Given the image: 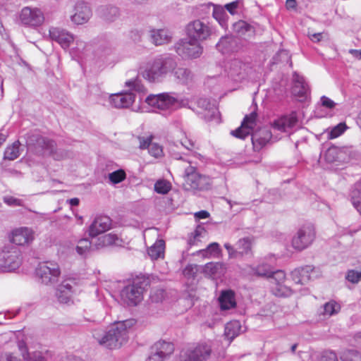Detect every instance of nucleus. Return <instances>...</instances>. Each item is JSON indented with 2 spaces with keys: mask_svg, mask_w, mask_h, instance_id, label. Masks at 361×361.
<instances>
[{
  "mask_svg": "<svg viewBox=\"0 0 361 361\" xmlns=\"http://www.w3.org/2000/svg\"><path fill=\"white\" fill-rule=\"evenodd\" d=\"M0 361H22L13 353L4 352L0 355Z\"/></svg>",
  "mask_w": 361,
  "mask_h": 361,
  "instance_id": "57",
  "label": "nucleus"
},
{
  "mask_svg": "<svg viewBox=\"0 0 361 361\" xmlns=\"http://www.w3.org/2000/svg\"><path fill=\"white\" fill-rule=\"evenodd\" d=\"M148 283L147 279L143 276L134 279L121 290L120 297L123 302L130 306L137 305L142 300L143 293Z\"/></svg>",
  "mask_w": 361,
  "mask_h": 361,
  "instance_id": "3",
  "label": "nucleus"
},
{
  "mask_svg": "<svg viewBox=\"0 0 361 361\" xmlns=\"http://www.w3.org/2000/svg\"><path fill=\"white\" fill-rule=\"evenodd\" d=\"M75 286V282L74 280L71 279H68L61 282V283L59 286L57 290H59V291L66 292L68 294H71L73 295L74 293V287Z\"/></svg>",
  "mask_w": 361,
  "mask_h": 361,
  "instance_id": "44",
  "label": "nucleus"
},
{
  "mask_svg": "<svg viewBox=\"0 0 361 361\" xmlns=\"http://www.w3.org/2000/svg\"><path fill=\"white\" fill-rule=\"evenodd\" d=\"M19 20L23 25L29 27H37L44 21L43 12L37 7L25 6L22 8Z\"/></svg>",
  "mask_w": 361,
  "mask_h": 361,
  "instance_id": "13",
  "label": "nucleus"
},
{
  "mask_svg": "<svg viewBox=\"0 0 361 361\" xmlns=\"http://www.w3.org/2000/svg\"><path fill=\"white\" fill-rule=\"evenodd\" d=\"M341 359L342 361H361V354L354 350H348L344 351Z\"/></svg>",
  "mask_w": 361,
  "mask_h": 361,
  "instance_id": "45",
  "label": "nucleus"
},
{
  "mask_svg": "<svg viewBox=\"0 0 361 361\" xmlns=\"http://www.w3.org/2000/svg\"><path fill=\"white\" fill-rule=\"evenodd\" d=\"M212 32L210 26L200 20L190 22L186 27L188 37L197 42L207 39Z\"/></svg>",
  "mask_w": 361,
  "mask_h": 361,
  "instance_id": "12",
  "label": "nucleus"
},
{
  "mask_svg": "<svg viewBox=\"0 0 361 361\" xmlns=\"http://www.w3.org/2000/svg\"><path fill=\"white\" fill-rule=\"evenodd\" d=\"M170 73H172L175 79L182 84H187L191 81L192 78L191 71L183 67L177 68L176 66V69Z\"/></svg>",
  "mask_w": 361,
  "mask_h": 361,
  "instance_id": "34",
  "label": "nucleus"
},
{
  "mask_svg": "<svg viewBox=\"0 0 361 361\" xmlns=\"http://www.w3.org/2000/svg\"><path fill=\"white\" fill-rule=\"evenodd\" d=\"M126 178V172L123 169L115 171L109 174V179L113 184L122 182Z\"/></svg>",
  "mask_w": 361,
  "mask_h": 361,
  "instance_id": "48",
  "label": "nucleus"
},
{
  "mask_svg": "<svg viewBox=\"0 0 361 361\" xmlns=\"http://www.w3.org/2000/svg\"><path fill=\"white\" fill-rule=\"evenodd\" d=\"M272 137V133L268 128H262L252 134V142L255 150L259 151Z\"/></svg>",
  "mask_w": 361,
  "mask_h": 361,
  "instance_id": "25",
  "label": "nucleus"
},
{
  "mask_svg": "<svg viewBox=\"0 0 361 361\" xmlns=\"http://www.w3.org/2000/svg\"><path fill=\"white\" fill-rule=\"evenodd\" d=\"M197 105L200 108L204 109L208 111V114L205 115V116L209 117V120H212L216 118V116L219 114L218 109L214 106L212 105L210 102L207 99L201 98L197 101Z\"/></svg>",
  "mask_w": 361,
  "mask_h": 361,
  "instance_id": "36",
  "label": "nucleus"
},
{
  "mask_svg": "<svg viewBox=\"0 0 361 361\" xmlns=\"http://www.w3.org/2000/svg\"><path fill=\"white\" fill-rule=\"evenodd\" d=\"M174 351L173 344L164 341H159L152 348L151 355L147 361H164Z\"/></svg>",
  "mask_w": 361,
  "mask_h": 361,
  "instance_id": "15",
  "label": "nucleus"
},
{
  "mask_svg": "<svg viewBox=\"0 0 361 361\" xmlns=\"http://www.w3.org/2000/svg\"><path fill=\"white\" fill-rule=\"evenodd\" d=\"M122 240L114 233H109L98 238L94 243L95 249L98 250L104 247L121 245Z\"/></svg>",
  "mask_w": 361,
  "mask_h": 361,
  "instance_id": "27",
  "label": "nucleus"
},
{
  "mask_svg": "<svg viewBox=\"0 0 361 361\" xmlns=\"http://www.w3.org/2000/svg\"><path fill=\"white\" fill-rule=\"evenodd\" d=\"M148 152L151 156L155 158L161 157L164 154L162 147L159 144L153 142L151 143L148 148Z\"/></svg>",
  "mask_w": 361,
  "mask_h": 361,
  "instance_id": "52",
  "label": "nucleus"
},
{
  "mask_svg": "<svg viewBox=\"0 0 361 361\" xmlns=\"http://www.w3.org/2000/svg\"><path fill=\"white\" fill-rule=\"evenodd\" d=\"M221 269V264L218 262H209L204 266L203 271L207 276L215 277L217 274H220Z\"/></svg>",
  "mask_w": 361,
  "mask_h": 361,
  "instance_id": "41",
  "label": "nucleus"
},
{
  "mask_svg": "<svg viewBox=\"0 0 361 361\" xmlns=\"http://www.w3.org/2000/svg\"><path fill=\"white\" fill-rule=\"evenodd\" d=\"M341 309L340 305L334 301H330L326 302L324 305L323 314L327 316H332L339 312Z\"/></svg>",
  "mask_w": 361,
  "mask_h": 361,
  "instance_id": "46",
  "label": "nucleus"
},
{
  "mask_svg": "<svg viewBox=\"0 0 361 361\" xmlns=\"http://www.w3.org/2000/svg\"><path fill=\"white\" fill-rule=\"evenodd\" d=\"M135 100V95L131 92L118 93L110 97V103L116 108H128Z\"/></svg>",
  "mask_w": 361,
  "mask_h": 361,
  "instance_id": "26",
  "label": "nucleus"
},
{
  "mask_svg": "<svg viewBox=\"0 0 361 361\" xmlns=\"http://www.w3.org/2000/svg\"><path fill=\"white\" fill-rule=\"evenodd\" d=\"M111 219L107 216H97L90 225L87 233L91 238H94L111 228Z\"/></svg>",
  "mask_w": 361,
  "mask_h": 361,
  "instance_id": "17",
  "label": "nucleus"
},
{
  "mask_svg": "<svg viewBox=\"0 0 361 361\" xmlns=\"http://www.w3.org/2000/svg\"><path fill=\"white\" fill-rule=\"evenodd\" d=\"M346 129V126L345 123H339L336 126H335L329 133V138L334 139L340 136L342 133H344Z\"/></svg>",
  "mask_w": 361,
  "mask_h": 361,
  "instance_id": "55",
  "label": "nucleus"
},
{
  "mask_svg": "<svg viewBox=\"0 0 361 361\" xmlns=\"http://www.w3.org/2000/svg\"><path fill=\"white\" fill-rule=\"evenodd\" d=\"M171 188V183L165 180H157L154 184V190L159 194H166Z\"/></svg>",
  "mask_w": 361,
  "mask_h": 361,
  "instance_id": "47",
  "label": "nucleus"
},
{
  "mask_svg": "<svg viewBox=\"0 0 361 361\" xmlns=\"http://www.w3.org/2000/svg\"><path fill=\"white\" fill-rule=\"evenodd\" d=\"M226 9L231 15H235L240 13L243 8V3L240 0H236L231 3L226 4L224 6Z\"/></svg>",
  "mask_w": 361,
  "mask_h": 361,
  "instance_id": "49",
  "label": "nucleus"
},
{
  "mask_svg": "<svg viewBox=\"0 0 361 361\" xmlns=\"http://www.w3.org/2000/svg\"><path fill=\"white\" fill-rule=\"evenodd\" d=\"M97 13L100 18L109 22L116 20L120 15L119 9L115 6L104 5L97 8Z\"/></svg>",
  "mask_w": 361,
  "mask_h": 361,
  "instance_id": "28",
  "label": "nucleus"
},
{
  "mask_svg": "<svg viewBox=\"0 0 361 361\" xmlns=\"http://www.w3.org/2000/svg\"><path fill=\"white\" fill-rule=\"evenodd\" d=\"M240 331V325L238 321H233L227 323L225 326V336L226 337L232 341L235 336H237Z\"/></svg>",
  "mask_w": 361,
  "mask_h": 361,
  "instance_id": "38",
  "label": "nucleus"
},
{
  "mask_svg": "<svg viewBox=\"0 0 361 361\" xmlns=\"http://www.w3.org/2000/svg\"><path fill=\"white\" fill-rule=\"evenodd\" d=\"M345 279L353 283H357L361 281V271L353 269L349 270L347 272Z\"/></svg>",
  "mask_w": 361,
  "mask_h": 361,
  "instance_id": "54",
  "label": "nucleus"
},
{
  "mask_svg": "<svg viewBox=\"0 0 361 361\" xmlns=\"http://www.w3.org/2000/svg\"><path fill=\"white\" fill-rule=\"evenodd\" d=\"M316 232L313 225L308 224L298 228L292 238V247L302 251L312 245L315 239Z\"/></svg>",
  "mask_w": 361,
  "mask_h": 361,
  "instance_id": "7",
  "label": "nucleus"
},
{
  "mask_svg": "<svg viewBox=\"0 0 361 361\" xmlns=\"http://www.w3.org/2000/svg\"><path fill=\"white\" fill-rule=\"evenodd\" d=\"M20 142L16 141L12 145L6 147L4 152V159L14 160L20 156Z\"/></svg>",
  "mask_w": 361,
  "mask_h": 361,
  "instance_id": "40",
  "label": "nucleus"
},
{
  "mask_svg": "<svg viewBox=\"0 0 361 361\" xmlns=\"http://www.w3.org/2000/svg\"><path fill=\"white\" fill-rule=\"evenodd\" d=\"M49 37L64 49H68L74 41L73 35L64 29L52 27L49 31Z\"/></svg>",
  "mask_w": 361,
  "mask_h": 361,
  "instance_id": "20",
  "label": "nucleus"
},
{
  "mask_svg": "<svg viewBox=\"0 0 361 361\" xmlns=\"http://www.w3.org/2000/svg\"><path fill=\"white\" fill-rule=\"evenodd\" d=\"M225 8L221 6H214L213 9L212 16L219 23L221 26H224L226 23V11Z\"/></svg>",
  "mask_w": 361,
  "mask_h": 361,
  "instance_id": "43",
  "label": "nucleus"
},
{
  "mask_svg": "<svg viewBox=\"0 0 361 361\" xmlns=\"http://www.w3.org/2000/svg\"><path fill=\"white\" fill-rule=\"evenodd\" d=\"M60 361H83L80 357L73 355H68L63 357Z\"/></svg>",
  "mask_w": 361,
  "mask_h": 361,
  "instance_id": "64",
  "label": "nucleus"
},
{
  "mask_svg": "<svg viewBox=\"0 0 361 361\" xmlns=\"http://www.w3.org/2000/svg\"><path fill=\"white\" fill-rule=\"evenodd\" d=\"M211 353L212 347L209 343H199L193 349L182 351L180 361H205Z\"/></svg>",
  "mask_w": 361,
  "mask_h": 361,
  "instance_id": "11",
  "label": "nucleus"
},
{
  "mask_svg": "<svg viewBox=\"0 0 361 361\" xmlns=\"http://www.w3.org/2000/svg\"><path fill=\"white\" fill-rule=\"evenodd\" d=\"M220 251L219 245L217 243H212L209 244L206 249L200 250V252L207 257L212 255H216L219 254Z\"/></svg>",
  "mask_w": 361,
  "mask_h": 361,
  "instance_id": "51",
  "label": "nucleus"
},
{
  "mask_svg": "<svg viewBox=\"0 0 361 361\" xmlns=\"http://www.w3.org/2000/svg\"><path fill=\"white\" fill-rule=\"evenodd\" d=\"M322 105L328 109H333L336 106V103L326 96H322L320 99Z\"/></svg>",
  "mask_w": 361,
  "mask_h": 361,
  "instance_id": "63",
  "label": "nucleus"
},
{
  "mask_svg": "<svg viewBox=\"0 0 361 361\" xmlns=\"http://www.w3.org/2000/svg\"><path fill=\"white\" fill-rule=\"evenodd\" d=\"M243 63L239 60H234L231 62V68L232 74L238 75L240 73V70L242 68Z\"/></svg>",
  "mask_w": 361,
  "mask_h": 361,
  "instance_id": "62",
  "label": "nucleus"
},
{
  "mask_svg": "<svg viewBox=\"0 0 361 361\" xmlns=\"http://www.w3.org/2000/svg\"><path fill=\"white\" fill-rule=\"evenodd\" d=\"M22 263L21 252L13 245L4 247L0 253V265L6 271H13L18 269Z\"/></svg>",
  "mask_w": 361,
  "mask_h": 361,
  "instance_id": "8",
  "label": "nucleus"
},
{
  "mask_svg": "<svg viewBox=\"0 0 361 361\" xmlns=\"http://www.w3.org/2000/svg\"><path fill=\"white\" fill-rule=\"evenodd\" d=\"M151 38L155 45H162L171 40V35L166 30H154L151 32Z\"/></svg>",
  "mask_w": 361,
  "mask_h": 361,
  "instance_id": "30",
  "label": "nucleus"
},
{
  "mask_svg": "<svg viewBox=\"0 0 361 361\" xmlns=\"http://www.w3.org/2000/svg\"><path fill=\"white\" fill-rule=\"evenodd\" d=\"M197 272V266L193 264H189L184 269L183 273L185 276L188 279L194 278Z\"/></svg>",
  "mask_w": 361,
  "mask_h": 361,
  "instance_id": "58",
  "label": "nucleus"
},
{
  "mask_svg": "<svg viewBox=\"0 0 361 361\" xmlns=\"http://www.w3.org/2000/svg\"><path fill=\"white\" fill-rule=\"evenodd\" d=\"M126 85L138 92H143L145 91V86L142 84L141 80L136 78L135 79L126 82Z\"/></svg>",
  "mask_w": 361,
  "mask_h": 361,
  "instance_id": "50",
  "label": "nucleus"
},
{
  "mask_svg": "<svg viewBox=\"0 0 361 361\" xmlns=\"http://www.w3.org/2000/svg\"><path fill=\"white\" fill-rule=\"evenodd\" d=\"M27 145L30 149H32L36 154L42 155H51L56 160H60L66 157L63 152H58L56 149L54 141L44 137L38 134H32L28 136Z\"/></svg>",
  "mask_w": 361,
  "mask_h": 361,
  "instance_id": "4",
  "label": "nucleus"
},
{
  "mask_svg": "<svg viewBox=\"0 0 361 361\" xmlns=\"http://www.w3.org/2000/svg\"><path fill=\"white\" fill-rule=\"evenodd\" d=\"M177 66L175 56L163 54L148 61L140 69L142 77L151 83L161 82L166 76Z\"/></svg>",
  "mask_w": 361,
  "mask_h": 361,
  "instance_id": "2",
  "label": "nucleus"
},
{
  "mask_svg": "<svg viewBox=\"0 0 361 361\" xmlns=\"http://www.w3.org/2000/svg\"><path fill=\"white\" fill-rule=\"evenodd\" d=\"M175 50L183 59H196L202 54L203 48L198 42L188 38L179 40Z\"/></svg>",
  "mask_w": 361,
  "mask_h": 361,
  "instance_id": "10",
  "label": "nucleus"
},
{
  "mask_svg": "<svg viewBox=\"0 0 361 361\" xmlns=\"http://www.w3.org/2000/svg\"><path fill=\"white\" fill-rule=\"evenodd\" d=\"M233 30L240 36H251L255 33L253 26L243 20L234 23Z\"/></svg>",
  "mask_w": 361,
  "mask_h": 361,
  "instance_id": "35",
  "label": "nucleus"
},
{
  "mask_svg": "<svg viewBox=\"0 0 361 361\" xmlns=\"http://www.w3.org/2000/svg\"><path fill=\"white\" fill-rule=\"evenodd\" d=\"M314 272V267L312 266L307 265L295 269L291 271L290 276L295 283L305 285L312 279Z\"/></svg>",
  "mask_w": 361,
  "mask_h": 361,
  "instance_id": "23",
  "label": "nucleus"
},
{
  "mask_svg": "<svg viewBox=\"0 0 361 361\" xmlns=\"http://www.w3.org/2000/svg\"><path fill=\"white\" fill-rule=\"evenodd\" d=\"M350 200L354 207L361 212V184L357 183L354 185L350 194Z\"/></svg>",
  "mask_w": 361,
  "mask_h": 361,
  "instance_id": "37",
  "label": "nucleus"
},
{
  "mask_svg": "<svg viewBox=\"0 0 361 361\" xmlns=\"http://www.w3.org/2000/svg\"><path fill=\"white\" fill-rule=\"evenodd\" d=\"M242 273L248 276H257L270 279L271 291L277 297L291 295V289L285 286L286 274L283 270L274 271L272 266L265 262H261L257 266L246 265L241 269Z\"/></svg>",
  "mask_w": 361,
  "mask_h": 361,
  "instance_id": "1",
  "label": "nucleus"
},
{
  "mask_svg": "<svg viewBox=\"0 0 361 361\" xmlns=\"http://www.w3.org/2000/svg\"><path fill=\"white\" fill-rule=\"evenodd\" d=\"M153 138L154 137L152 135L147 136H138L137 140L139 142V148L140 149H148L152 142Z\"/></svg>",
  "mask_w": 361,
  "mask_h": 361,
  "instance_id": "53",
  "label": "nucleus"
},
{
  "mask_svg": "<svg viewBox=\"0 0 361 361\" xmlns=\"http://www.w3.org/2000/svg\"><path fill=\"white\" fill-rule=\"evenodd\" d=\"M256 117L257 114L255 112L251 113L248 116H245L241 126L236 130H232L231 133V135L240 139H245L247 136L251 134Z\"/></svg>",
  "mask_w": 361,
  "mask_h": 361,
  "instance_id": "24",
  "label": "nucleus"
},
{
  "mask_svg": "<svg viewBox=\"0 0 361 361\" xmlns=\"http://www.w3.org/2000/svg\"><path fill=\"white\" fill-rule=\"evenodd\" d=\"M298 118L295 112L289 115L281 116L275 120L272 123V128L275 130L283 133H289L297 124Z\"/></svg>",
  "mask_w": 361,
  "mask_h": 361,
  "instance_id": "22",
  "label": "nucleus"
},
{
  "mask_svg": "<svg viewBox=\"0 0 361 361\" xmlns=\"http://www.w3.org/2000/svg\"><path fill=\"white\" fill-rule=\"evenodd\" d=\"M92 337L99 345L110 349L119 348L118 340L114 338L113 334L108 330H104L101 327H97L92 330Z\"/></svg>",
  "mask_w": 361,
  "mask_h": 361,
  "instance_id": "16",
  "label": "nucleus"
},
{
  "mask_svg": "<svg viewBox=\"0 0 361 361\" xmlns=\"http://www.w3.org/2000/svg\"><path fill=\"white\" fill-rule=\"evenodd\" d=\"M183 179V187L186 190H207L212 185L209 176L198 173L196 168L190 165L185 168Z\"/></svg>",
  "mask_w": 361,
  "mask_h": 361,
  "instance_id": "5",
  "label": "nucleus"
},
{
  "mask_svg": "<svg viewBox=\"0 0 361 361\" xmlns=\"http://www.w3.org/2000/svg\"><path fill=\"white\" fill-rule=\"evenodd\" d=\"M228 38L221 37L219 42L216 44V48L222 53H226V51H228Z\"/></svg>",
  "mask_w": 361,
  "mask_h": 361,
  "instance_id": "59",
  "label": "nucleus"
},
{
  "mask_svg": "<svg viewBox=\"0 0 361 361\" xmlns=\"http://www.w3.org/2000/svg\"><path fill=\"white\" fill-rule=\"evenodd\" d=\"M18 346L24 360H30V361H47L46 358L42 356L40 352H35L30 355L27 351L26 344L24 341H19Z\"/></svg>",
  "mask_w": 361,
  "mask_h": 361,
  "instance_id": "32",
  "label": "nucleus"
},
{
  "mask_svg": "<svg viewBox=\"0 0 361 361\" xmlns=\"http://www.w3.org/2000/svg\"><path fill=\"white\" fill-rule=\"evenodd\" d=\"M165 242L164 240H157L149 249L147 253L152 260L164 258Z\"/></svg>",
  "mask_w": 361,
  "mask_h": 361,
  "instance_id": "31",
  "label": "nucleus"
},
{
  "mask_svg": "<svg viewBox=\"0 0 361 361\" xmlns=\"http://www.w3.org/2000/svg\"><path fill=\"white\" fill-rule=\"evenodd\" d=\"M75 11L74 15L71 16V20L78 25L86 23L92 15L90 6L84 1L77 2L75 6Z\"/></svg>",
  "mask_w": 361,
  "mask_h": 361,
  "instance_id": "21",
  "label": "nucleus"
},
{
  "mask_svg": "<svg viewBox=\"0 0 361 361\" xmlns=\"http://www.w3.org/2000/svg\"><path fill=\"white\" fill-rule=\"evenodd\" d=\"M56 296L60 303L69 304L71 302L73 295L66 292L62 293L61 291H59V290H56Z\"/></svg>",
  "mask_w": 361,
  "mask_h": 361,
  "instance_id": "56",
  "label": "nucleus"
},
{
  "mask_svg": "<svg viewBox=\"0 0 361 361\" xmlns=\"http://www.w3.org/2000/svg\"><path fill=\"white\" fill-rule=\"evenodd\" d=\"M219 300L222 310H230L236 305L234 293L231 290L223 291Z\"/></svg>",
  "mask_w": 361,
  "mask_h": 361,
  "instance_id": "33",
  "label": "nucleus"
},
{
  "mask_svg": "<svg viewBox=\"0 0 361 361\" xmlns=\"http://www.w3.org/2000/svg\"><path fill=\"white\" fill-rule=\"evenodd\" d=\"M145 101L153 108L170 111L180 108L182 103L176 94L169 92L149 95Z\"/></svg>",
  "mask_w": 361,
  "mask_h": 361,
  "instance_id": "6",
  "label": "nucleus"
},
{
  "mask_svg": "<svg viewBox=\"0 0 361 361\" xmlns=\"http://www.w3.org/2000/svg\"><path fill=\"white\" fill-rule=\"evenodd\" d=\"M4 201L9 206H21L23 201L13 197H5Z\"/></svg>",
  "mask_w": 361,
  "mask_h": 361,
  "instance_id": "60",
  "label": "nucleus"
},
{
  "mask_svg": "<svg viewBox=\"0 0 361 361\" xmlns=\"http://www.w3.org/2000/svg\"><path fill=\"white\" fill-rule=\"evenodd\" d=\"M94 248H95L94 244L88 238H81L78 240L75 249L78 255L86 256Z\"/></svg>",
  "mask_w": 361,
  "mask_h": 361,
  "instance_id": "39",
  "label": "nucleus"
},
{
  "mask_svg": "<svg viewBox=\"0 0 361 361\" xmlns=\"http://www.w3.org/2000/svg\"><path fill=\"white\" fill-rule=\"evenodd\" d=\"M293 80V94L300 97H306L309 92V87L307 83L305 82L303 77L299 75L297 73H294Z\"/></svg>",
  "mask_w": 361,
  "mask_h": 361,
  "instance_id": "29",
  "label": "nucleus"
},
{
  "mask_svg": "<svg viewBox=\"0 0 361 361\" xmlns=\"http://www.w3.org/2000/svg\"><path fill=\"white\" fill-rule=\"evenodd\" d=\"M36 275L42 283L53 284L58 281L61 275L59 265L53 261L43 262L38 264Z\"/></svg>",
  "mask_w": 361,
  "mask_h": 361,
  "instance_id": "9",
  "label": "nucleus"
},
{
  "mask_svg": "<svg viewBox=\"0 0 361 361\" xmlns=\"http://www.w3.org/2000/svg\"><path fill=\"white\" fill-rule=\"evenodd\" d=\"M252 243L253 238L245 237L238 240L236 249L229 243H225L224 247L228 251L229 258H238L252 252Z\"/></svg>",
  "mask_w": 361,
  "mask_h": 361,
  "instance_id": "14",
  "label": "nucleus"
},
{
  "mask_svg": "<svg viewBox=\"0 0 361 361\" xmlns=\"http://www.w3.org/2000/svg\"><path fill=\"white\" fill-rule=\"evenodd\" d=\"M35 239V231L28 227H20L11 233V242L18 245H27Z\"/></svg>",
  "mask_w": 361,
  "mask_h": 361,
  "instance_id": "18",
  "label": "nucleus"
},
{
  "mask_svg": "<svg viewBox=\"0 0 361 361\" xmlns=\"http://www.w3.org/2000/svg\"><path fill=\"white\" fill-rule=\"evenodd\" d=\"M132 324L133 322L130 320L118 322L111 325L107 329L113 334L114 338L118 340L119 348L128 340V329Z\"/></svg>",
  "mask_w": 361,
  "mask_h": 361,
  "instance_id": "19",
  "label": "nucleus"
},
{
  "mask_svg": "<svg viewBox=\"0 0 361 361\" xmlns=\"http://www.w3.org/2000/svg\"><path fill=\"white\" fill-rule=\"evenodd\" d=\"M320 361H338V358L335 353L328 351L322 355Z\"/></svg>",
  "mask_w": 361,
  "mask_h": 361,
  "instance_id": "61",
  "label": "nucleus"
},
{
  "mask_svg": "<svg viewBox=\"0 0 361 361\" xmlns=\"http://www.w3.org/2000/svg\"><path fill=\"white\" fill-rule=\"evenodd\" d=\"M341 150L336 147H329L325 152L324 157L326 161L331 163L341 159Z\"/></svg>",
  "mask_w": 361,
  "mask_h": 361,
  "instance_id": "42",
  "label": "nucleus"
}]
</instances>
